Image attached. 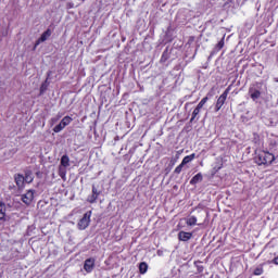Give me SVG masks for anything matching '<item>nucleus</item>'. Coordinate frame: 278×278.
<instances>
[{
    "mask_svg": "<svg viewBox=\"0 0 278 278\" xmlns=\"http://www.w3.org/2000/svg\"><path fill=\"white\" fill-rule=\"evenodd\" d=\"M178 240L179 242H188L192 240V232H186L184 230L178 232Z\"/></svg>",
    "mask_w": 278,
    "mask_h": 278,
    "instance_id": "10",
    "label": "nucleus"
},
{
    "mask_svg": "<svg viewBox=\"0 0 278 278\" xmlns=\"http://www.w3.org/2000/svg\"><path fill=\"white\" fill-rule=\"evenodd\" d=\"M268 264H275L278 266V256L274 257L273 261H268Z\"/></svg>",
    "mask_w": 278,
    "mask_h": 278,
    "instance_id": "27",
    "label": "nucleus"
},
{
    "mask_svg": "<svg viewBox=\"0 0 278 278\" xmlns=\"http://www.w3.org/2000/svg\"><path fill=\"white\" fill-rule=\"evenodd\" d=\"M147 270H149V264H147V262H141L139 264V273H140V275H147Z\"/></svg>",
    "mask_w": 278,
    "mask_h": 278,
    "instance_id": "17",
    "label": "nucleus"
},
{
    "mask_svg": "<svg viewBox=\"0 0 278 278\" xmlns=\"http://www.w3.org/2000/svg\"><path fill=\"white\" fill-rule=\"evenodd\" d=\"M67 167H64L62 165H59V177H61V179H63V181H66V170Z\"/></svg>",
    "mask_w": 278,
    "mask_h": 278,
    "instance_id": "18",
    "label": "nucleus"
},
{
    "mask_svg": "<svg viewBox=\"0 0 278 278\" xmlns=\"http://www.w3.org/2000/svg\"><path fill=\"white\" fill-rule=\"evenodd\" d=\"M59 166L67 167L71 166V159L65 154L61 157V163Z\"/></svg>",
    "mask_w": 278,
    "mask_h": 278,
    "instance_id": "14",
    "label": "nucleus"
},
{
    "mask_svg": "<svg viewBox=\"0 0 278 278\" xmlns=\"http://www.w3.org/2000/svg\"><path fill=\"white\" fill-rule=\"evenodd\" d=\"M248 92L252 101H257L262 97V83L252 84Z\"/></svg>",
    "mask_w": 278,
    "mask_h": 278,
    "instance_id": "2",
    "label": "nucleus"
},
{
    "mask_svg": "<svg viewBox=\"0 0 278 278\" xmlns=\"http://www.w3.org/2000/svg\"><path fill=\"white\" fill-rule=\"evenodd\" d=\"M203 270H204V267H203V265H201V266H198V273H203Z\"/></svg>",
    "mask_w": 278,
    "mask_h": 278,
    "instance_id": "29",
    "label": "nucleus"
},
{
    "mask_svg": "<svg viewBox=\"0 0 278 278\" xmlns=\"http://www.w3.org/2000/svg\"><path fill=\"white\" fill-rule=\"evenodd\" d=\"M49 38H51V30L48 28L47 30H45L41 34L40 38L35 42L33 51H36V49H38V46L40 45V42H46V40H49Z\"/></svg>",
    "mask_w": 278,
    "mask_h": 278,
    "instance_id": "7",
    "label": "nucleus"
},
{
    "mask_svg": "<svg viewBox=\"0 0 278 278\" xmlns=\"http://www.w3.org/2000/svg\"><path fill=\"white\" fill-rule=\"evenodd\" d=\"M24 181L25 184H31V181H34V174L31 173V170L25 172Z\"/></svg>",
    "mask_w": 278,
    "mask_h": 278,
    "instance_id": "16",
    "label": "nucleus"
},
{
    "mask_svg": "<svg viewBox=\"0 0 278 278\" xmlns=\"http://www.w3.org/2000/svg\"><path fill=\"white\" fill-rule=\"evenodd\" d=\"M229 92H231V85L228 86L217 99L215 104V112H220L222 108L225 105V101H227V97H229Z\"/></svg>",
    "mask_w": 278,
    "mask_h": 278,
    "instance_id": "3",
    "label": "nucleus"
},
{
    "mask_svg": "<svg viewBox=\"0 0 278 278\" xmlns=\"http://www.w3.org/2000/svg\"><path fill=\"white\" fill-rule=\"evenodd\" d=\"M22 201L25 203V205H31L34 202V190H28L26 193L22 194Z\"/></svg>",
    "mask_w": 278,
    "mask_h": 278,
    "instance_id": "9",
    "label": "nucleus"
},
{
    "mask_svg": "<svg viewBox=\"0 0 278 278\" xmlns=\"http://www.w3.org/2000/svg\"><path fill=\"white\" fill-rule=\"evenodd\" d=\"M186 223L188 227H194L197 225V216H190Z\"/></svg>",
    "mask_w": 278,
    "mask_h": 278,
    "instance_id": "22",
    "label": "nucleus"
},
{
    "mask_svg": "<svg viewBox=\"0 0 278 278\" xmlns=\"http://www.w3.org/2000/svg\"><path fill=\"white\" fill-rule=\"evenodd\" d=\"M274 81H275L276 84H278V77L274 78Z\"/></svg>",
    "mask_w": 278,
    "mask_h": 278,
    "instance_id": "30",
    "label": "nucleus"
},
{
    "mask_svg": "<svg viewBox=\"0 0 278 278\" xmlns=\"http://www.w3.org/2000/svg\"><path fill=\"white\" fill-rule=\"evenodd\" d=\"M5 203L0 201V220H5Z\"/></svg>",
    "mask_w": 278,
    "mask_h": 278,
    "instance_id": "19",
    "label": "nucleus"
},
{
    "mask_svg": "<svg viewBox=\"0 0 278 278\" xmlns=\"http://www.w3.org/2000/svg\"><path fill=\"white\" fill-rule=\"evenodd\" d=\"M253 275L260 277V275H264V264H261L253 270Z\"/></svg>",
    "mask_w": 278,
    "mask_h": 278,
    "instance_id": "21",
    "label": "nucleus"
},
{
    "mask_svg": "<svg viewBox=\"0 0 278 278\" xmlns=\"http://www.w3.org/2000/svg\"><path fill=\"white\" fill-rule=\"evenodd\" d=\"M96 263H97V260L94 257H89L85 260L84 270L88 274L92 273V270H94Z\"/></svg>",
    "mask_w": 278,
    "mask_h": 278,
    "instance_id": "6",
    "label": "nucleus"
},
{
    "mask_svg": "<svg viewBox=\"0 0 278 278\" xmlns=\"http://www.w3.org/2000/svg\"><path fill=\"white\" fill-rule=\"evenodd\" d=\"M91 192L92 194L87 197V202L92 204L97 201V199H99V197L101 195V191H99L97 187L93 185Z\"/></svg>",
    "mask_w": 278,
    "mask_h": 278,
    "instance_id": "8",
    "label": "nucleus"
},
{
    "mask_svg": "<svg viewBox=\"0 0 278 278\" xmlns=\"http://www.w3.org/2000/svg\"><path fill=\"white\" fill-rule=\"evenodd\" d=\"M181 170H184V165L180 163L174 170V173H176V175H179L181 173Z\"/></svg>",
    "mask_w": 278,
    "mask_h": 278,
    "instance_id": "26",
    "label": "nucleus"
},
{
    "mask_svg": "<svg viewBox=\"0 0 278 278\" xmlns=\"http://www.w3.org/2000/svg\"><path fill=\"white\" fill-rule=\"evenodd\" d=\"M207 101H210V98L206 96L198 103V105L194 108L192 112L190 123H194V119L197 118V116H199V114L201 113V110H203V105H205Z\"/></svg>",
    "mask_w": 278,
    "mask_h": 278,
    "instance_id": "5",
    "label": "nucleus"
},
{
    "mask_svg": "<svg viewBox=\"0 0 278 278\" xmlns=\"http://www.w3.org/2000/svg\"><path fill=\"white\" fill-rule=\"evenodd\" d=\"M91 216H92V211H89L84 214L81 219H79V222L77 224V228L80 231H84V229H88V227L90 226V217Z\"/></svg>",
    "mask_w": 278,
    "mask_h": 278,
    "instance_id": "4",
    "label": "nucleus"
},
{
    "mask_svg": "<svg viewBox=\"0 0 278 278\" xmlns=\"http://www.w3.org/2000/svg\"><path fill=\"white\" fill-rule=\"evenodd\" d=\"M59 118H62V115H59V117H58V118L52 117V118H51V122H52V123H58V119H59Z\"/></svg>",
    "mask_w": 278,
    "mask_h": 278,
    "instance_id": "28",
    "label": "nucleus"
},
{
    "mask_svg": "<svg viewBox=\"0 0 278 278\" xmlns=\"http://www.w3.org/2000/svg\"><path fill=\"white\" fill-rule=\"evenodd\" d=\"M47 75L48 76L46 80L40 86V94H45V92H47V89L49 88V77H51V72H48Z\"/></svg>",
    "mask_w": 278,
    "mask_h": 278,
    "instance_id": "12",
    "label": "nucleus"
},
{
    "mask_svg": "<svg viewBox=\"0 0 278 278\" xmlns=\"http://www.w3.org/2000/svg\"><path fill=\"white\" fill-rule=\"evenodd\" d=\"M254 162L257 164V166H270L273 162H275V154L261 150L256 152L254 156Z\"/></svg>",
    "mask_w": 278,
    "mask_h": 278,
    "instance_id": "1",
    "label": "nucleus"
},
{
    "mask_svg": "<svg viewBox=\"0 0 278 278\" xmlns=\"http://www.w3.org/2000/svg\"><path fill=\"white\" fill-rule=\"evenodd\" d=\"M73 123V117L71 116H64L62 119H61V124L63 125V127H68L70 124Z\"/></svg>",
    "mask_w": 278,
    "mask_h": 278,
    "instance_id": "20",
    "label": "nucleus"
},
{
    "mask_svg": "<svg viewBox=\"0 0 278 278\" xmlns=\"http://www.w3.org/2000/svg\"><path fill=\"white\" fill-rule=\"evenodd\" d=\"M216 172H217V170H215V172L212 174V176L216 175Z\"/></svg>",
    "mask_w": 278,
    "mask_h": 278,
    "instance_id": "31",
    "label": "nucleus"
},
{
    "mask_svg": "<svg viewBox=\"0 0 278 278\" xmlns=\"http://www.w3.org/2000/svg\"><path fill=\"white\" fill-rule=\"evenodd\" d=\"M203 181V174L198 173L195 176H193L190 180L191 186H197V184Z\"/></svg>",
    "mask_w": 278,
    "mask_h": 278,
    "instance_id": "13",
    "label": "nucleus"
},
{
    "mask_svg": "<svg viewBox=\"0 0 278 278\" xmlns=\"http://www.w3.org/2000/svg\"><path fill=\"white\" fill-rule=\"evenodd\" d=\"M14 180L17 186V188H25V176L22 174H15Z\"/></svg>",
    "mask_w": 278,
    "mask_h": 278,
    "instance_id": "11",
    "label": "nucleus"
},
{
    "mask_svg": "<svg viewBox=\"0 0 278 278\" xmlns=\"http://www.w3.org/2000/svg\"><path fill=\"white\" fill-rule=\"evenodd\" d=\"M225 47V38H222L218 43L216 45L217 51H220Z\"/></svg>",
    "mask_w": 278,
    "mask_h": 278,
    "instance_id": "25",
    "label": "nucleus"
},
{
    "mask_svg": "<svg viewBox=\"0 0 278 278\" xmlns=\"http://www.w3.org/2000/svg\"><path fill=\"white\" fill-rule=\"evenodd\" d=\"M194 157H197V154L192 153L190 155H187L182 159L181 161V165L186 166V164H190V162H192V160H194Z\"/></svg>",
    "mask_w": 278,
    "mask_h": 278,
    "instance_id": "15",
    "label": "nucleus"
},
{
    "mask_svg": "<svg viewBox=\"0 0 278 278\" xmlns=\"http://www.w3.org/2000/svg\"><path fill=\"white\" fill-rule=\"evenodd\" d=\"M65 128V126L63 125V124H61V122H60V124H58L54 128H53V131H54V134H60V131H62V129H64Z\"/></svg>",
    "mask_w": 278,
    "mask_h": 278,
    "instance_id": "24",
    "label": "nucleus"
},
{
    "mask_svg": "<svg viewBox=\"0 0 278 278\" xmlns=\"http://www.w3.org/2000/svg\"><path fill=\"white\" fill-rule=\"evenodd\" d=\"M168 58H169V55H168V50H165V51L162 53L160 63H161V64H164V63L168 62Z\"/></svg>",
    "mask_w": 278,
    "mask_h": 278,
    "instance_id": "23",
    "label": "nucleus"
}]
</instances>
